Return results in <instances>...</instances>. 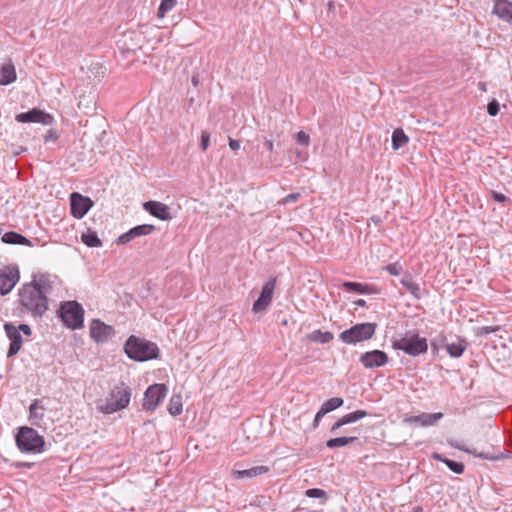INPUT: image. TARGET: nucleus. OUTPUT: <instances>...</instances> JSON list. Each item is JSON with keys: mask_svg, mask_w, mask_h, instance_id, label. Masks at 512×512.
Returning <instances> with one entry per match:
<instances>
[{"mask_svg": "<svg viewBox=\"0 0 512 512\" xmlns=\"http://www.w3.org/2000/svg\"><path fill=\"white\" fill-rule=\"evenodd\" d=\"M498 328L492 326H485L480 329V335H488L497 331Z\"/></svg>", "mask_w": 512, "mask_h": 512, "instance_id": "nucleus-50", "label": "nucleus"}, {"mask_svg": "<svg viewBox=\"0 0 512 512\" xmlns=\"http://www.w3.org/2000/svg\"><path fill=\"white\" fill-rule=\"evenodd\" d=\"M409 142L408 136L402 129H395L392 134V146L395 150L402 148Z\"/></svg>", "mask_w": 512, "mask_h": 512, "instance_id": "nucleus-32", "label": "nucleus"}, {"mask_svg": "<svg viewBox=\"0 0 512 512\" xmlns=\"http://www.w3.org/2000/svg\"><path fill=\"white\" fill-rule=\"evenodd\" d=\"M132 229L134 231V235L137 238L140 236H146V235L153 233L156 230V227L154 225H150V224H142V225L135 226Z\"/></svg>", "mask_w": 512, "mask_h": 512, "instance_id": "nucleus-37", "label": "nucleus"}, {"mask_svg": "<svg viewBox=\"0 0 512 512\" xmlns=\"http://www.w3.org/2000/svg\"><path fill=\"white\" fill-rule=\"evenodd\" d=\"M143 208L145 211L150 213L152 216L160 219V220H170V209L169 207L158 201H147L143 204Z\"/></svg>", "mask_w": 512, "mask_h": 512, "instance_id": "nucleus-18", "label": "nucleus"}, {"mask_svg": "<svg viewBox=\"0 0 512 512\" xmlns=\"http://www.w3.org/2000/svg\"><path fill=\"white\" fill-rule=\"evenodd\" d=\"M412 512H424V509L422 506H416L412 509Z\"/></svg>", "mask_w": 512, "mask_h": 512, "instance_id": "nucleus-55", "label": "nucleus"}, {"mask_svg": "<svg viewBox=\"0 0 512 512\" xmlns=\"http://www.w3.org/2000/svg\"><path fill=\"white\" fill-rule=\"evenodd\" d=\"M210 142V134L207 131H202L200 147L203 151H206Z\"/></svg>", "mask_w": 512, "mask_h": 512, "instance_id": "nucleus-44", "label": "nucleus"}, {"mask_svg": "<svg viewBox=\"0 0 512 512\" xmlns=\"http://www.w3.org/2000/svg\"><path fill=\"white\" fill-rule=\"evenodd\" d=\"M269 471L270 468L268 466L260 465L245 470H234L233 477L236 479L253 478L266 474Z\"/></svg>", "mask_w": 512, "mask_h": 512, "instance_id": "nucleus-23", "label": "nucleus"}, {"mask_svg": "<svg viewBox=\"0 0 512 512\" xmlns=\"http://www.w3.org/2000/svg\"><path fill=\"white\" fill-rule=\"evenodd\" d=\"M135 238H136V236L134 235V231L131 228L128 232L121 234L117 238L116 243L119 245L127 244Z\"/></svg>", "mask_w": 512, "mask_h": 512, "instance_id": "nucleus-41", "label": "nucleus"}, {"mask_svg": "<svg viewBox=\"0 0 512 512\" xmlns=\"http://www.w3.org/2000/svg\"><path fill=\"white\" fill-rule=\"evenodd\" d=\"M167 392L168 388L165 384L150 385L144 394L143 410L153 412L164 400Z\"/></svg>", "mask_w": 512, "mask_h": 512, "instance_id": "nucleus-9", "label": "nucleus"}, {"mask_svg": "<svg viewBox=\"0 0 512 512\" xmlns=\"http://www.w3.org/2000/svg\"><path fill=\"white\" fill-rule=\"evenodd\" d=\"M46 407L41 399H34L29 407L28 420L33 426L43 427Z\"/></svg>", "mask_w": 512, "mask_h": 512, "instance_id": "nucleus-17", "label": "nucleus"}, {"mask_svg": "<svg viewBox=\"0 0 512 512\" xmlns=\"http://www.w3.org/2000/svg\"><path fill=\"white\" fill-rule=\"evenodd\" d=\"M487 112L490 116H496L499 112V103L497 100H492L487 105Z\"/></svg>", "mask_w": 512, "mask_h": 512, "instance_id": "nucleus-43", "label": "nucleus"}, {"mask_svg": "<svg viewBox=\"0 0 512 512\" xmlns=\"http://www.w3.org/2000/svg\"><path fill=\"white\" fill-rule=\"evenodd\" d=\"M361 364L367 369L382 367L388 362V355L381 350L365 352L360 356Z\"/></svg>", "mask_w": 512, "mask_h": 512, "instance_id": "nucleus-16", "label": "nucleus"}, {"mask_svg": "<svg viewBox=\"0 0 512 512\" xmlns=\"http://www.w3.org/2000/svg\"><path fill=\"white\" fill-rule=\"evenodd\" d=\"M357 306L364 307L366 305V301L364 299H358L354 302Z\"/></svg>", "mask_w": 512, "mask_h": 512, "instance_id": "nucleus-54", "label": "nucleus"}, {"mask_svg": "<svg viewBox=\"0 0 512 512\" xmlns=\"http://www.w3.org/2000/svg\"><path fill=\"white\" fill-rule=\"evenodd\" d=\"M383 270L387 271L391 275L398 276L402 273L403 267L399 262H394L384 266Z\"/></svg>", "mask_w": 512, "mask_h": 512, "instance_id": "nucleus-40", "label": "nucleus"}, {"mask_svg": "<svg viewBox=\"0 0 512 512\" xmlns=\"http://www.w3.org/2000/svg\"><path fill=\"white\" fill-rule=\"evenodd\" d=\"M342 287L349 292H356L359 294H373L376 289L373 286L362 284L358 282H343Z\"/></svg>", "mask_w": 512, "mask_h": 512, "instance_id": "nucleus-25", "label": "nucleus"}, {"mask_svg": "<svg viewBox=\"0 0 512 512\" xmlns=\"http://www.w3.org/2000/svg\"><path fill=\"white\" fill-rule=\"evenodd\" d=\"M447 443H448V445H450L453 448L470 453V454H472L476 457L482 458V459L498 460V459L503 458V454L501 452L498 454H490V453H485V452L477 453L476 450H471V449L465 447L464 445L460 444L458 441H456L454 439H448Z\"/></svg>", "mask_w": 512, "mask_h": 512, "instance_id": "nucleus-21", "label": "nucleus"}, {"mask_svg": "<svg viewBox=\"0 0 512 512\" xmlns=\"http://www.w3.org/2000/svg\"><path fill=\"white\" fill-rule=\"evenodd\" d=\"M492 197L495 201H497L499 203H504L505 201L508 200V198L504 194L496 192V191H492Z\"/></svg>", "mask_w": 512, "mask_h": 512, "instance_id": "nucleus-47", "label": "nucleus"}, {"mask_svg": "<svg viewBox=\"0 0 512 512\" xmlns=\"http://www.w3.org/2000/svg\"><path fill=\"white\" fill-rule=\"evenodd\" d=\"M82 242L88 247H101L102 241L99 239L96 232L88 230L86 233L81 235Z\"/></svg>", "mask_w": 512, "mask_h": 512, "instance_id": "nucleus-33", "label": "nucleus"}, {"mask_svg": "<svg viewBox=\"0 0 512 512\" xmlns=\"http://www.w3.org/2000/svg\"><path fill=\"white\" fill-rule=\"evenodd\" d=\"M58 133L55 129H49L47 133L44 135V141H56L58 139Z\"/></svg>", "mask_w": 512, "mask_h": 512, "instance_id": "nucleus-46", "label": "nucleus"}, {"mask_svg": "<svg viewBox=\"0 0 512 512\" xmlns=\"http://www.w3.org/2000/svg\"><path fill=\"white\" fill-rule=\"evenodd\" d=\"M168 411L172 416L182 413V397L180 395H172L169 400Z\"/></svg>", "mask_w": 512, "mask_h": 512, "instance_id": "nucleus-34", "label": "nucleus"}, {"mask_svg": "<svg viewBox=\"0 0 512 512\" xmlns=\"http://www.w3.org/2000/svg\"><path fill=\"white\" fill-rule=\"evenodd\" d=\"M18 449L23 453L39 454L45 451V439L35 429L22 426L15 436Z\"/></svg>", "mask_w": 512, "mask_h": 512, "instance_id": "nucleus-4", "label": "nucleus"}, {"mask_svg": "<svg viewBox=\"0 0 512 512\" xmlns=\"http://www.w3.org/2000/svg\"><path fill=\"white\" fill-rule=\"evenodd\" d=\"M127 356L135 361L143 362L159 357V348L156 343L144 338L131 335L124 344Z\"/></svg>", "mask_w": 512, "mask_h": 512, "instance_id": "nucleus-2", "label": "nucleus"}, {"mask_svg": "<svg viewBox=\"0 0 512 512\" xmlns=\"http://www.w3.org/2000/svg\"><path fill=\"white\" fill-rule=\"evenodd\" d=\"M305 495L310 498L322 499V503H325L328 499L326 491L319 488H311L306 490Z\"/></svg>", "mask_w": 512, "mask_h": 512, "instance_id": "nucleus-39", "label": "nucleus"}, {"mask_svg": "<svg viewBox=\"0 0 512 512\" xmlns=\"http://www.w3.org/2000/svg\"><path fill=\"white\" fill-rule=\"evenodd\" d=\"M367 416V412L365 410H356L354 412L348 413L344 416H342L337 422L333 424V426L330 429V432L332 434H336L337 430L347 424L356 422L364 417Z\"/></svg>", "mask_w": 512, "mask_h": 512, "instance_id": "nucleus-20", "label": "nucleus"}, {"mask_svg": "<svg viewBox=\"0 0 512 512\" xmlns=\"http://www.w3.org/2000/svg\"><path fill=\"white\" fill-rule=\"evenodd\" d=\"M276 286V279H270L267 281L260 293L259 298L254 302L252 310L254 313H260L265 311L272 302L274 289Z\"/></svg>", "mask_w": 512, "mask_h": 512, "instance_id": "nucleus-12", "label": "nucleus"}, {"mask_svg": "<svg viewBox=\"0 0 512 512\" xmlns=\"http://www.w3.org/2000/svg\"><path fill=\"white\" fill-rule=\"evenodd\" d=\"M493 13L502 20L512 24V2L508 0H494Z\"/></svg>", "mask_w": 512, "mask_h": 512, "instance_id": "nucleus-19", "label": "nucleus"}, {"mask_svg": "<svg viewBox=\"0 0 512 512\" xmlns=\"http://www.w3.org/2000/svg\"><path fill=\"white\" fill-rule=\"evenodd\" d=\"M2 242L5 244H18V245H26V246H32V243L29 239H27L22 234H19L14 231L6 232L2 236Z\"/></svg>", "mask_w": 512, "mask_h": 512, "instance_id": "nucleus-26", "label": "nucleus"}, {"mask_svg": "<svg viewBox=\"0 0 512 512\" xmlns=\"http://www.w3.org/2000/svg\"><path fill=\"white\" fill-rule=\"evenodd\" d=\"M191 81H192L193 86H194V87H197V86H198V84H199V74H194V75L192 76Z\"/></svg>", "mask_w": 512, "mask_h": 512, "instance_id": "nucleus-53", "label": "nucleus"}, {"mask_svg": "<svg viewBox=\"0 0 512 512\" xmlns=\"http://www.w3.org/2000/svg\"><path fill=\"white\" fill-rule=\"evenodd\" d=\"M432 346H433L435 349H437V347H436V345H435V343H434V342H432Z\"/></svg>", "mask_w": 512, "mask_h": 512, "instance_id": "nucleus-56", "label": "nucleus"}, {"mask_svg": "<svg viewBox=\"0 0 512 512\" xmlns=\"http://www.w3.org/2000/svg\"><path fill=\"white\" fill-rule=\"evenodd\" d=\"M344 401L341 397H333L324 402L320 409L325 413H329L331 411H334L335 409L341 407L343 405Z\"/></svg>", "mask_w": 512, "mask_h": 512, "instance_id": "nucleus-35", "label": "nucleus"}, {"mask_svg": "<svg viewBox=\"0 0 512 512\" xmlns=\"http://www.w3.org/2000/svg\"><path fill=\"white\" fill-rule=\"evenodd\" d=\"M142 34L136 31H128L118 40L117 46L122 53L136 52L142 46Z\"/></svg>", "mask_w": 512, "mask_h": 512, "instance_id": "nucleus-13", "label": "nucleus"}, {"mask_svg": "<svg viewBox=\"0 0 512 512\" xmlns=\"http://www.w3.org/2000/svg\"><path fill=\"white\" fill-rule=\"evenodd\" d=\"M177 4V0H162L158 8L157 17L164 18Z\"/></svg>", "mask_w": 512, "mask_h": 512, "instance_id": "nucleus-36", "label": "nucleus"}, {"mask_svg": "<svg viewBox=\"0 0 512 512\" xmlns=\"http://www.w3.org/2000/svg\"><path fill=\"white\" fill-rule=\"evenodd\" d=\"M401 284L405 287V289L410 292L414 298L420 299L421 298V288L419 284H417L412 276L410 274L404 275V277L401 279Z\"/></svg>", "mask_w": 512, "mask_h": 512, "instance_id": "nucleus-28", "label": "nucleus"}, {"mask_svg": "<svg viewBox=\"0 0 512 512\" xmlns=\"http://www.w3.org/2000/svg\"><path fill=\"white\" fill-rule=\"evenodd\" d=\"M431 457L436 461L445 463L447 467L456 474H462L464 472V465L461 462H456L448 458H445L440 453L437 452H434Z\"/></svg>", "mask_w": 512, "mask_h": 512, "instance_id": "nucleus-29", "label": "nucleus"}, {"mask_svg": "<svg viewBox=\"0 0 512 512\" xmlns=\"http://www.w3.org/2000/svg\"><path fill=\"white\" fill-rule=\"evenodd\" d=\"M92 206L93 201L89 197L83 196L78 192H73L70 195V209L73 217L77 219L83 218Z\"/></svg>", "mask_w": 512, "mask_h": 512, "instance_id": "nucleus-11", "label": "nucleus"}, {"mask_svg": "<svg viewBox=\"0 0 512 512\" xmlns=\"http://www.w3.org/2000/svg\"><path fill=\"white\" fill-rule=\"evenodd\" d=\"M375 323H360L343 331L339 339L346 344H356L372 338L376 330Z\"/></svg>", "mask_w": 512, "mask_h": 512, "instance_id": "nucleus-7", "label": "nucleus"}, {"mask_svg": "<svg viewBox=\"0 0 512 512\" xmlns=\"http://www.w3.org/2000/svg\"><path fill=\"white\" fill-rule=\"evenodd\" d=\"M299 197H300L299 193H291V194H288L285 198H283L279 203L286 205V204L297 201V199Z\"/></svg>", "mask_w": 512, "mask_h": 512, "instance_id": "nucleus-45", "label": "nucleus"}, {"mask_svg": "<svg viewBox=\"0 0 512 512\" xmlns=\"http://www.w3.org/2000/svg\"><path fill=\"white\" fill-rule=\"evenodd\" d=\"M325 415H326V414H325L321 409H319V411L316 413L315 418H314V421H313V427H314V428H317V427L319 426L321 419H322Z\"/></svg>", "mask_w": 512, "mask_h": 512, "instance_id": "nucleus-48", "label": "nucleus"}, {"mask_svg": "<svg viewBox=\"0 0 512 512\" xmlns=\"http://www.w3.org/2000/svg\"><path fill=\"white\" fill-rule=\"evenodd\" d=\"M310 339L312 341L328 343L333 339V334L330 332H321L320 330H316L310 335Z\"/></svg>", "mask_w": 512, "mask_h": 512, "instance_id": "nucleus-38", "label": "nucleus"}, {"mask_svg": "<svg viewBox=\"0 0 512 512\" xmlns=\"http://www.w3.org/2000/svg\"><path fill=\"white\" fill-rule=\"evenodd\" d=\"M467 341L463 338H458L456 342L447 343L446 350L451 357L458 358L462 356L467 348Z\"/></svg>", "mask_w": 512, "mask_h": 512, "instance_id": "nucleus-27", "label": "nucleus"}, {"mask_svg": "<svg viewBox=\"0 0 512 512\" xmlns=\"http://www.w3.org/2000/svg\"><path fill=\"white\" fill-rule=\"evenodd\" d=\"M357 440H358V438L356 436L336 437V438L329 439L326 442V446L331 449L338 448V447H344V446L349 445Z\"/></svg>", "mask_w": 512, "mask_h": 512, "instance_id": "nucleus-31", "label": "nucleus"}, {"mask_svg": "<svg viewBox=\"0 0 512 512\" xmlns=\"http://www.w3.org/2000/svg\"><path fill=\"white\" fill-rule=\"evenodd\" d=\"M447 443H448V445H450L453 448L470 453V454H472L476 457L482 458V459L498 460V459L503 458V454L501 452L498 454H490V453H485V452L477 453L476 450H471V449L465 447L464 445L460 444L458 441H456L454 439H448Z\"/></svg>", "mask_w": 512, "mask_h": 512, "instance_id": "nucleus-22", "label": "nucleus"}, {"mask_svg": "<svg viewBox=\"0 0 512 512\" xmlns=\"http://www.w3.org/2000/svg\"><path fill=\"white\" fill-rule=\"evenodd\" d=\"M392 347L414 357L424 354L428 350L426 338L420 337L415 331H407L400 337L394 338Z\"/></svg>", "mask_w": 512, "mask_h": 512, "instance_id": "nucleus-5", "label": "nucleus"}, {"mask_svg": "<svg viewBox=\"0 0 512 512\" xmlns=\"http://www.w3.org/2000/svg\"><path fill=\"white\" fill-rule=\"evenodd\" d=\"M60 317L64 324L71 329L83 327L84 310L76 301L64 302L60 307Z\"/></svg>", "mask_w": 512, "mask_h": 512, "instance_id": "nucleus-8", "label": "nucleus"}, {"mask_svg": "<svg viewBox=\"0 0 512 512\" xmlns=\"http://www.w3.org/2000/svg\"><path fill=\"white\" fill-rule=\"evenodd\" d=\"M296 141L300 145L309 146V144H310V137L304 131H300V132H298L296 134Z\"/></svg>", "mask_w": 512, "mask_h": 512, "instance_id": "nucleus-42", "label": "nucleus"}, {"mask_svg": "<svg viewBox=\"0 0 512 512\" xmlns=\"http://www.w3.org/2000/svg\"><path fill=\"white\" fill-rule=\"evenodd\" d=\"M114 334V328L99 319H94L90 324V336L96 342H105L111 339Z\"/></svg>", "mask_w": 512, "mask_h": 512, "instance_id": "nucleus-15", "label": "nucleus"}, {"mask_svg": "<svg viewBox=\"0 0 512 512\" xmlns=\"http://www.w3.org/2000/svg\"><path fill=\"white\" fill-rule=\"evenodd\" d=\"M12 466L15 468H32L34 466V463L18 461V462H14L12 464Z\"/></svg>", "mask_w": 512, "mask_h": 512, "instance_id": "nucleus-49", "label": "nucleus"}, {"mask_svg": "<svg viewBox=\"0 0 512 512\" xmlns=\"http://www.w3.org/2000/svg\"><path fill=\"white\" fill-rule=\"evenodd\" d=\"M4 331L10 341L7 358H12L19 353L24 342L23 336L29 338L32 335V329L28 324L16 326L11 322H6L4 324Z\"/></svg>", "mask_w": 512, "mask_h": 512, "instance_id": "nucleus-6", "label": "nucleus"}, {"mask_svg": "<svg viewBox=\"0 0 512 512\" xmlns=\"http://www.w3.org/2000/svg\"><path fill=\"white\" fill-rule=\"evenodd\" d=\"M301 3H303L304 0H299Z\"/></svg>", "mask_w": 512, "mask_h": 512, "instance_id": "nucleus-57", "label": "nucleus"}, {"mask_svg": "<svg viewBox=\"0 0 512 512\" xmlns=\"http://www.w3.org/2000/svg\"><path fill=\"white\" fill-rule=\"evenodd\" d=\"M229 147L231 148V150L237 151L240 149V142L238 140L229 138Z\"/></svg>", "mask_w": 512, "mask_h": 512, "instance_id": "nucleus-51", "label": "nucleus"}, {"mask_svg": "<svg viewBox=\"0 0 512 512\" xmlns=\"http://www.w3.org/2000/svg\"><path fill=\"white\" fill-rule=\"evenodd\" d=\"M443 417V414L438 413H423L418 416H414L411 418V421L420 422L423 426H431L434 425L438 420Z\"/></svg>", "mask_w": 512, "mask_h": 512, "instance_id": "nucleus-30", "label": "nucleus"}, {"mask_svg": "<svg viewBox=\"0 0 512 512\" xmlns=\"http://www.w3.org/2000/svg\"><path fill=\"white\" fill-rule=\"evenodd\" d=\"M265 147L267 148L268 151L272 152L273 149H274V143L272 140H266L265 141Z\"/></svg>", "mask_w": 512, "mask_h": 512, "instance_id": "nucleus-52", "label": "nucleus"}, {"mask_svg": "<svg viewBox=\"0 0 512 512\" xmlns=\"http://www.w3.org/2000/svg\"><path fill=\"white\" fill-rule=\"evenodd\" d=\"M20 279L17 265H7L0 270V294L6 295L12 291Z\"/></svg>", "mask_w": 512, "mask_h": 512, "instance_id": "nucleus-10", "label": "nucleus"}, {"mask_svg": "<svg viewBox=\"0 0 512 512\" xmlns=\"http://www.w3.org/2000/svg\"><path fill=\"white\" fill-rule=\"evenodd\" d=\"M16 120L20 123H42L44 125H51L54 118L51 114L46 113L40 109H31L28 112H23L16 115Z\"/></svg>", "mask_w": 512, "mask_h": 512, "instance_id": "nucleus-14", "label": "nucleus"}, {"mask_svg": "<svg viewBox=\"0 0 512 512\" xmlns=\"http://www.w3.org/2000/svg\"><path fill=\"white\" fill-rule=\"evenodd\" d=\"M16 71L11 61L0 67V85H9L16 80Z\"/></svg>", "mask_w": 512, "mask_h": 512, "instance_id": "nucleus-24", "label": "nucleus"}, {"mask_svg": "<svg viewBox=\"0 0 512 512\" xmlns=\"http://www.w3.org/2000/svg\"><path fill=\"white\" fill-rule=\"evenodd\" d=\"M131 399V389L121 382L115 386L104 401L98 404L97 408L104 414H112L126 408Z\"/></svg>", "mask_w": 512, "mask_h": 512, "instance_id": "nucleus-3", "label": "nucleus"}, {"mask_svg": "<svg viewBox=\"0 0 512 512\" xmlns=\"http://www.w3.org/2000/svg\"><path fill=\"white\" fill-rule=\"evenodd\" d=\"M53 281L48 275H40L19 289V302L34 317H41L48 310V295Z\"/></svg>", "mask_w": 512, "mask_h": 512, "instance_id": "nucleus-1", "label": "nucleus"}]
</instances>
